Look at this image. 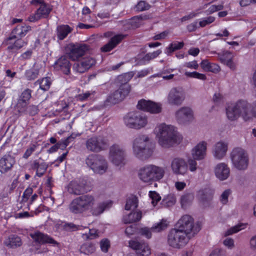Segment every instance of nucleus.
I'll list each match as a JSON object with an SVG mask.
<instances>
[{"label": "nucleus", "mask_w": 256, "mask_h": 256, "mask_svg": "<svg viewBox=\"0 0 256 256\" xmlns=\"http://www.w3.org/2000/svg\"><path fill=\"white\" fill-rule=\"evenodd\" d=\"M96 203L94 196L90 194H84L74 199L69 205V210L74 214H80L90 210L94 216H98L103 212L106 204H99L96 207L94 208Z\"/></svg>", "instance_id": "obj_1"}, {"label": "nucleus", "mask_w": 256, "mask_h": 256, "mask_svg": "<svg viewBox=\"0 0 256 256\" xmlns=\"http://www.w3.org/2000/svg\"><path fill=\"white\" fill-rule=\"evenodd\" d=\"M154 132L158 139V144L164 148L178 144L182 140V137L174 126L164 123L158 125L154 129Z\"/></svg>", "instance_id": "obj_2"}, {"label": "nucleus", "mask_w": 256, "mask_h": 256, "mask_svg": "<svg viewBox=\"0 0 256 256\" xmlns=\"http://www.w3.org/2000/svg\"><path fill=\"white\" fill-rule=\"evenodd\" d=\"M154 145L146 134H139L132 142L133 154L138 158L144 160L150 158L154 152Z\"/></svg>", "instance_id": "obj_3"}, {"label": "nucleus", "mask_w": 256, "mask_h": 256, "mask_svg": "<svg viewBox=\"0 0 256 256\" xmlns=\"http://www.w3.org/2000/svg\"><path fill=\"white\" fill-rule=\"evenodd\" d=\"M165 173L166 170L164 167L154 164H148L139 170L138 176L143 182L151 183L162 179Z\"/></svg>", "instance_id": "obj_4"}, {"label": "nucleus", "mask_w": 256, "mask_h": 256, "mask_svg": "<svg viewBox=\"0 0 256 256\" xmlns=\"http://www.w3.org/2000/svg\"><path fill=\"white\" fill-rule=\"evenodd\" d=\"M192 238L186 232L176 228L169 231L167 242L171 247L180 249L185 246Z\"/></svg>", "instance_id": "obj_5"}, {"label": "nucleus", "mask_w": 256, "mask_h": 256, "mask_svg": "<svg viewBox=\"0 0 256 256\" xmlns=\"http://www.w3.org/2000/svg\"><path fill=\"white\" fill-rule=\"evenodd\" d=\"M124 121L126 127L136 130L144 128L148 124L147 116L138 111L128 112L124 116Z\"/></svg>", "instance_id": "obj_6"}, {"label": "nucleus", "mask_w": 256, "mask_h": 256, "mask_svg": "<svg viewBox=\"0 0 256 256\" xmlns=\"http://www.w3.org/2000/svg\"><path fill=\"white\" fill-rule=\"evenodd\" d=\"M246 106V100H240L228 106L226 108L228 118L230 121H235L242 116L245 121H248Z\"/></svg>", "instance_id": "obj_7"}, {"label": "nucleus", "mask_w": 256, "mask_h": 256, "mask_svg": "<svg viewBox=\"0 0 256 256\" xmlns=\"http://www.w3.org/2000/svg\"><path fill=\"white\" fill-rule=\"evenodd\" d=\"M86 164L94 172L102 174L108 169V162L100 154H91L86 159Z\"/></svg>", "instance_id": "obj_8"}, {"label": "nucleus", "mask_w": 256, "mask_h": 256, "mask_svg": "<svg viewBox=\"0 0 256 256\" xmlns=\"http://www.w3.org/2000/svg\"><path fill=\"white\" fill-rule=\"evenodd\" d=\"M234 166L239 170H245L248 164V157L246 151L240 148H234L230 153Z\"/></svg>", "instance_id": "obj_9"}, {"label": "nucleus", "mask_w": 256, "mask_h": 256, "mask_svg": "<svg viewBox=\"0 0 256 256\" xmlns=\"http://www.w3.org/2000/svg\"><path fill=\"white\" fill-rule=\"evenodd\" d=\"M176 228L186 232L192 237L196 234L200 229V225L194 224V219L189 215H184L178 220Z\"/></svg>", "instance_id": "obj_10"}, {"label": "nucleus", "mask_w": 256, "mask_h": 256, "mask_svg": "<svg viewBox=\"0 0 256 256\" xmlns=\"http://www.w3.org/2000/svg\"><path fill=\"white\" fill-rule=\"evenodd\" d=\"M176 119L180 124H187L194 120L193 110L188 106H183L180 108L175 113Z\"/></svg>", "instance_id": "obj_11"}, {"label": "nucleus", "mask_w": 256, "mask_h": 256, "mask_svg": "<svg viewBox=\"0 0 256 256\" xmlns=\"http://www.w3.org/2000/svg\"><path fill=\"white\" fill-rule=\"evenodd\" d=\"M107 140L103 137L94 136L86 142V148L89 151L98 152L103 150L108 146Z\"/></svg>", "instance_id": "obj_12"}, {"label": "nucleus", "mask_w": 256, "mask_h": 256, "mask_svg": "<svg viewBox=\"0 0 256 256\" xmlns=\"http://www.w3.org/2000/svg\"><path fill=\"white\" fill-rule=\"evenodd\" d=\"M90 190L86 180L70 182L68 186V192L74 195H80Z\"/></svg>", "instance_id": "obj_13"}, {"label": "nucleus", "mask_w": 256, "mask_h": 256, "mask_svg": "<svg viewBox=\"0 0 256 256\" xmlns=\"http://www.w3.org/2000/svg\"><path fill=\"white\" fill-rule=\"evenodd\" d=\"M184 100V92L180 88H172L170 90L167 96L168 104L172 106H180Z\"/></svg>", "instance_id": "obj_14"}, {"label": "nucleus", "mask_w": 256, "mask_h": 256, "mask_svg": "<svg viewBox=\"0 0 256 256\" xmlns=\"http://www.w3.org/2000/svg\"><path fill=\"white\" fill-rule=\"evenodd\" d=\"M170 168L173 174L176 175L184 176L188 171L187 162L180 157H176L172 160Z\"/></svg>", "instance_id": "obj_15"}, {"label": "nucleus", "mask_w": 256, "mask_h": 256, "mask_svg": "<svg viewBox=\"0 0 256 256\" xmlns=\"http://www.w3.org/2000/svg\"><path fill=\"white\" fill-rule=\"evenodd\" d=\"M125 156V150L120 146L114 145L110 147V159L116 166H118L123 164Z\"/></svg>", "instance_id": "obj_16"}, {"label": "nucleus", "mask_w": 256, "mask_h": 256, "mask_svg": "<svg viewBox=\"0 0 256 256\" xmlns=\"http://www.w3.org/2000/svg\"><path fill=\"white\" fill-rule=\"evenodd\" d=\"M96 64V60L90 56L81 58L76 62L74 66V70L77 72L82 74L88 70Z\"/></svg>", "instance_id": "obj_17"}, {"label": "nucleus", "mask_w": 256, "mask_h": 256, "mask_svg": "<svg viewBox=\"0 0 256 256\" xmlns=\"http://www.w3.org/2000/svg\"><path fill=\"white\" fill-rule=\"evenodd\" d=\"M130 86H124V88H119L111 94L108 97L106 100L112 104H116L122 101L130 93Z\"/></svg>", "instance_id": "obj_18"}, {"label": "nucleus", "mask_w": 256, "mask_h": 256, "mask_svg": "<svg viewBox=\"0 0 256 256\" xmlns=\"http://www.w3.org/2000/svg\"><path fill=\"white\" fill-rule=\"evenodd\" d=\"M129 246L136 250L138 256H148L151 253L148 244L143 241L131 240L129 242Z\"/></svg>", "instance_id": "obj_19"}, {"label": "nucleus", "mask_w": 256, "mask_h": 256, "mask_svg": "<svg viewBox=\"0 0 256 256\" xmlns=\"http://www.w3.org/2000/svg\"><path fill=\"white\" fill-rule=\"evenodd\" d=\"M88 50V46L86 44L72 45L68 52L69 58L72 60H78L82 58Z\"/></svg>", "instance_id": "obj_20"}, {"label": "nucleus", "mask_w": 256, "mask_h": 256, "mask_svg": "<svg viewBox=\"0 0 256 256\" xmlns=\"http://www.w3.org/2000/svg\"><path fill=\"white\" fill-rule=\"evenodd\" d=\"M228 144L225 141L220 140L214 146L212 153L214 158L218 160L222 159L226 154Z\"/></svg>", "instance_id": "obj_21"}, {"label": "nucleus", "mask_w": 256, "mask_h": 256, "mask_svg": "<svg viewBox=\"0 0 256 256\" xmlns=\"http://www.w3.org/2000/svg\"><path fill=\"white\" fill-rule=\"evenodd\" d=\"M40 6L34 14L30 16L28 18L29 21L34 22L42 18H46L52 9L48 4L41 2H40Z\"/></svg>", "instance_id": "obj_22"}, {"label": "nucleus", "mask_w": 256, "mask_h": 256, "mask_svg": "<svg viewBox=\"0 0 256 256\" xmlns=\"http://www.w3.org/2000/svg\"><path fill=\"white\" fill-rule=\"evenodd\" d=\"M31 30L30 26L24 24L17 26L11 32L6 41L14 39H20L24 36L27 32Z\"/></svg>", "instance_id": "obj_23"}, {"label": "nucleus", "mask_w": 256, "mask_h": 256, "mask_svg": "<svg viewBox=\"0 0 256 256\" xmlns=\"http://www.w3.org/2000/svg\"><path fill=\"white\" fill-rule=\"evenodd\" d=\"M216 176L220 180H226L230 175V169L224 162L218 164L214 168Z\"/></svg>", "instance_id": "obj_24"}, {"label": "nucleus", "mask_w": 256, "mask_h": 256, "mask_svg": "<svg viewBox=\"0 0 256 256\" xmlns=\"http://www.w3.org/2000/svg\"><path fill=\"white\" fill-rule=\"evenodd\" d=\"M54 68L61 70L64 74L68 75L70 74L71 64L69 58L66 56H62L54 63Z\"/></svg>", "instance_id": "obj_25"}, {"label": "nucleus", "mask_w": 256, "mask_h": 256, "mask_svg": "<svg viewBox=\"0 0 256 256\" xmlns=\"http://www.w3.org/2000/svg\"><path fill=\"white\" fill-rule=\"evenodd\" d=\"M207 143L202 141L196 146L192 150V158L197 160H201L204 158L206 155Z\"/></svg>", "instance_id": "obj_26"}, {"label": "nucleus", "mask_w": 256, "mask_h": 256, "mask_svg": "<svg viewBox=\"0 0 256 256\" xmlns=\"http://www.w3.org/2000/svg\"><path fill=\"white\" fill-rule=\"evenodd\" d=\"M200 204L204 207L210 206L212 199L213 194L212 191L208 188L201 190L198 192L197 195Z\"/></svg>", "instance_id": "obj_27"}, {"label": "nucleus", "mask_w": 256, "mask_h": 256, "mask_svg": "<svg viewBox=\"0 0 256 256\" xmlns=\"http://www.w3.org/2000/svg\"><path fill=\"white\" fill-rule=\"evenodd\" d=\"M15 163L14 158L10 154H6L0 159V172L6 173L10 170Z\"/></svg>", "instance_id": "obj_28"}, {"label": "nucleus", "mask_w": 256, "mask_h": 256, "mask_svg": "<svg viewBox=\"0 0 256 256\" xmlns=\"http://www.w3.org/2000/svg\"><path fill=\"white\" fill-rule=\"evenodd\" d=\"M126 35L117 34L112 38L108 43L101 48L103 52H108L114 48L125 37Z\"/></svg>", "instance_id": "obj_29"}, {"label": "nucleus", "mask_w": 256, "mask_h": 256, "mask_svg": "<svg viewBox=\"0 0 256 256\" xmlns=\"http://www.w3.org/2000/svg\"><path fill=\"white\" fill-rule=\"evenodd\" d=\"M30 236L35 242L40 244L48 243L53 244H58V242L52 238L40 232H38L34 234H31Z\"/></svg>", "instance_id": "obj_30"}, {"label": "nucleus", "mask_w": 256, "mask_h": 256, "mask_svg": "<svg viewBox=\"0 0 256 256\" xmlns=\"http://www.w3.org/2000/svg\"><path fill=\"white\" fill-rule=\"evenodd\" d=\"M142 218V212L138 210L136 212H132L123 218V222L124 224H131L140 221Z\"/></svg>", "instance_id": "obj_31"}, {"label": "nucleus", "mask_w": 256, "mask_h": 256, "mask_svg": "<svg viewBox=\"0 0 256 256\" xmlns=\"http://www.w3.org/2000/svg\"><path fill=\"white\" fill-rule=\"evenodd\" d=\"M48 166L46 162L40 163L36 160H34L32 165V168L36 170V175L38 177H41L44 175L47 170Z\"/></svg>", "instance_id": "obj_32"}, {"label": "nucleus", "mask_w": 256, "mask_h": 256, "mask_svg": "<svg viewBox=\"0 0 256 256\" xmlns=\"http://www.w3.org/2000/svg\"><path fill=\"white\" fill-rule=\"evenodd\" d=\"M134 74L132 72L125 73L124 74L120 75L116 78V82L120 84V87L124 88V86H130L128 82L133 77Z\"/></svg>", "instance_id": "obj_33"}, {"label": "nucleus", "mask_w": 256, "mask_h": 256, "mask_svg": "<svg viewBox=\"0 0 256 256\" xmlns=\"http://www.w3.org/2000/svg\"><path fill=\"white\" fill-rule=\"evenodd\" d=\"M4 244L8 246L14 248L20 246L22 240L19 236L12 234L9 236L8 238L5 241Z\"/></svg>", "instance_id": "obj_34"}, {"label": "nucleus", "mask_w": 256, "mask_h": 256, "mask_svg": "<svg viewBox=\"0 0 256 256\" xmlns=\"http://www.w3.org/2000/svg\"><path fill=\"white\" fill-rule=\"evenodd\" d=\"M72 30L68 25L58 26L57 27L58 38L60 40H64L72 31Z\"/></svg>", "instance_id": "obj_35"}, {"label": "nucleus", "mask_w": 256, "mask_h": 256, "mask_svg": "<svg viewBox=\"0 0 256 256\" xmlns=\"http://www.w3.org/2000/svg\"><path fill=\"white\" fill-rule=\"evenodd\" d=\"M95 244L91 242H86L82 244L80 249L81 253L88 255L95 252Z\"/></svg>", "instance_id": "obj_36"}, {"label": "nucleus", "mask_w": 256, "mask_h": 256, "mask_svg": "<svg viewBox=\"0 0 256 256\" xmlns=\"http://www.w3.org/2000/svg\"><path fill=\"white\" fill-rule=\"evenodd\" d=\"M184 46V42H172L168 48L166 49V54L168 56H170L176 50H180Z\"/></svg>", "instance_id": "obj_37"}, {"label": "nucleus", "mask_w": 256, "mask_h": 256, "mask_svg": "<svg viewBox=\"0 0 256 256\" xmlns=\"http://www.w3.org/2000/svg\"><path fill=\"white\" fill-rule=\"evenodd\" d=\"M26 44V43L24 40L17 39L14 44L9 45L7 49L12 52H16Z\"/></svg>", "instance_id": "obj_38"}, {"label": "nucleus", "mask_w": 256, "mask_h": 256, "mask_svg": "<svg viewBox=\"0 0 256 256\" xmlns=\"http://www.w3.org/2000/svg\"><path fill=\"white\" fill-rule=\"evenodd\" d=\"M247 114L248 120H252L253 118H256V100L252 104L246 101Z\"/></svg>", "instance_id": "obj_39"}, {"label": "nucleus", "mask_w": 256, "mask_h": 256, "mask_svg": "<svg viewBox=\"0 0 256 256\" xmlns=\"http://www.w3.org/2000/svg\"><path fill=\"white\" fill-rule=\"evenodd\" d=\"M138 206V200L135 196H132L128 198L126 202L125 209L127 210H134Z\"/></svg>", "instance_id": "obj_40"}, {"label": "nucleus", "mask_w": 256, "mask_h": 256, "mask_svg": "<svg viewBox=\"0 0 256 256\" xmlns=\"http://www.w3.org/2000/svg\"><path fill=\"white\" fill-rule=\"evenodd\" d=\"M168 222L166 220L162 219L156 225L152 226L154 232H159L167 228Z\"/></svg>", "instance_id": "obj_41"}, {"label": "nucleus", "mask_w": 256, "mask_h": 256, "mask_svg": "<svg viewBox=\"0 0 256 256\" xmlns=\"http://www.w3.org/2000/svg\"><path fill=\"white\" fill-rule=\"evenodd\" d=\"M176 197L172 194H170L165 196L161 202L162 206L168 208L172 206L176 202Z\"/></svg>", "instance_id": "obj_42"}, {"label": "nucleus", "mask_w": 256, "mask_h": 256, "mask_svg": "<svg viewBox=\"0 0 256 256\" xmlns=\"http://www.w3.org/2000/svg\"><path fill=\"white\" fill-rule=\"evenodd\" d=\"M217 54L219 60L224 64L234 57V55L228 51H225L222 53H217Z\"/></svg>", "instance_id": "obj_43"}, {"label": "nucleus", "mask_w": 256, "mask_h": 256, "mask_svg": "<svg viewBox=\"0 0 256 256\" xmlns=\"http://www.w3.org/2000/svg\"><path fill=\"white\" fill-rule=\"evenodd\" d=\"M51 84L50 78L48 77L43 78L40 81L38 80L35 82V84H38L40 88L44 91L48 90Z\"/></svg>", "instance_id": "obj_44"}, {"label": "nucleus", "mask_w": 256, "mask_h": 256, "mask_svg": "<svg viewBox=\"0 0 256 256\" xmlns=\"http://www.w3.org/2000/svg\"><path fill=\"white\" fill-rule=\"evenodd\" d=\"M161 53L162 50H157L153 52L148 53L142 58V60L144 62H148L150 60L156 58Z\"/></svg>", "instance_id": "obj_45"}, {"label": "nucleus", "mask_w": 256, "mask_h": 256, "mask_svg": "<svg viewBox=\"0 0 256 256\" xmlns=\"http://www.w3.org/2000/svg\"><path fill=\"white\" fill-rule=\"evenodd\" d=\"M39 71L34 67L26 70V76L28 80H34L38 77Z\"/></svg>", "instance_id": "obj_46"}, {"label": "nucleus", "mask_w": 256, "mask_h": 256, "mask_svg": "<svg viewBox=\"0 0 256 256\" xmlns=\"http://www.w3.org/2000/svg\"><path fill=\"white\" fill-rule=\"evenodd\" d=\"M99 232L98 230L92 228L89 230L88 234H82V238L84 240L94 239L99 236Z\"/></svg>", "instance_id": "obj_47"}, {"label": "nucleus", "mask_w": 256, "mask_h": 256, "mask_svg": "<svg viewBox=\"0 0 256 256\" xmlns=\"http://www.w3.org/2000/svg\"><path fill=\"white\" fill-rule=\"evenodd\" d=\"M147 112L152 114H158L162 111V105L152 102Z\"/></svg>", "instance_id": "obj_48"}, {"label": "nucleus", "mask_w": 256, "mask_h": 256, "mask_svg": "<svg viewBox=\"0 0 256 256\" xmlns=\"http://www.w3.org/2000/svg\"><path fill=\"white\" fill-rule=\"evenodd\" d=\"M244 228V225L242 224H240L232 226L228 230L224 233L225 236L232 234H234L238 232L240 230Z\"/></svg>", "instance_id": "obj_49"}, {"label": "nucleus", "mask_w": 256, "mask_h": 256, "mask_svg": "<svg viewBox=\"0 0 256 256\" xmlns=\"http://www.w3.org/2000/svg\"><path fill=\"white\" fill-rule=\"evenodd\" d=\"M152 101L146 100H141L138 101L137 104V108L139 110H141L144 111H148L150 104Z\"/></svg>", "instance_id": "obj_50"}, {"label": "nucleus", "mask_w": 256, "mask_h": 256, "mask_svg": "<svg viewBox=\"0 0 256 256\" xmlns=\"http://www.w3.org/2000/svg\"><path fill=\"white\" fill-rule=\"evenodd\" d=\"M153 232L152 227L150 228L148 227H144L140 228L139 230V233L140 235L150 239L152 238V233Z\"/></svg>", "instance_id": "obj_51"}, {"label": "nucleus", "mask_w": 256, "mask_h": 256, "mask_svg": "<svg viewBox=\"0 0 256 256\" xmlns=\"http://www.w3.org/2000/svg\"><path fill=\"white\" fill-rule=\"evenodd\" d=\"M149 196L152 200V204L154 206L161 200L160 196L155 191H150L149 192Z\"/></svg>", "instance_id": "obj_52"}, {"label": "nucleus", "mask_w": 256, "mask_h": 256, "mask_svg": "<svg viewBox=\"0 0 256 256\" xmlns=\"http://www.w3.org/2000/svg\"><path fill=\"white\" fill-rule=\"evenodd\" d=\"M150 5L144 0L140 1L136 6L137 11L142 12L148 10L150 8Z\"/></svg>", "instance_id": "obj_53"}, {"label": "nucleus", "mask_w": 256, "mask_h": 256, "mask_svg": "<svg viewBox=\"0 0 256 256\" xmlns=\"http://www.w3.org/2000/svg\"><path fill=\"white\" fill-rule=\"evenodd\" d=\"M100 244L101 250L103 252H108L110 247V242L108 238L102 239L100 242Z\"/></svg>", "instance_id": "obj_54"}, {"label": "nucleus", "mask_w": 256, "mask_h": 256, "mask_svg": "<svg viewBox=\"0 0 256 256\" xmlns=\"http://www.w3.org/2000/svg\"><path fill=\"white\" fill-rule=\"evenodd\" d=\"M31 94L32 90L30 89L26 88L21 94L18 98L28 102L32 96Z\"/></svg>", "instance_id": "obj_55"}, {"label": "nucleus", "mask_w": 256, "mask_h": 256, "mask_svg": "<svg viewBox=\"0 0 256 256\" xmlns=\"http://www.w3.org/2000/svg\"><path fill=\"white\" fill-rule=\"evenodd\" d=\"M215 20V18L214 16H210L206 18H205L202 20H200L199 22L200 26V27H204L206 25L209 24L212 22H214Z\"/></svg>", "instance_id": "obj_56"}, {"label": "nucleus", "mask_w": 256, "mask_h": 256, "mask_svg": "<svg viewBox=\"0 0 256 256\" xmlns=\"http://www.w3.org/2000/svg\"><path fill=\"white\" fill-rule=\"evenodd\" d=\"M196 160L194 158H190L188 160V166L190 170L192 172H194L197 170V162Z\"/></svg>", "instance_id": "obj_57"}, {"label": "nucleus", "mask_w": 256, "mask_h": 256, "mask_svg": "<svg viewBox=\"0 0 256 256\" xmlns=\"http://www.w3.org/2000/svg\"><path fill=\"white\" fill-rule=\"evenodd\" d=\"M28 102L23 101L22 100L18 99L16 107L18 109L19 112H23L25 110V108Z\"/></svg>", "instance_id": "obj_58"}, {"label": "nucleus", "mask_w": 256, "mask_h": 256, "mask_svg": "<svg viewBox=\"0 0 256 256\" xmlns=\"http://www.w3.org/2000/svg\"><path fill=\"white\" fill-rule=\"evenodd\" d=\"M230 194V190H225L221 194L220 200L223 204H226L228 201V198Z\"/></svg>", "instance_id": "obj_59"}, {"label": "nucleus", "mask_w": 256, "mask_h": 256, "mask_svg": "<svg viewBox=\"0 0 256 256\" xmlns=\"http://www.w3.org/2000/svg\"><path fill=\"white\" fill-rule=\"evenodd\" d=\"M82 226H77L73 223H67L64 224V228L67 230L74 231L80 230Z\"/></svg>", "instance_id": "obj_60"}, {"label": "nucleus", "mask_w": 256, "mask_h": 256, "mask_svg": "<svg viewBox=\"0 0 256 256\" xmlns=\"http://www.w3.org/2000/svg\"><path fill=\"white\" fill-rule=\"evenodd\" d=\"M37 146L36 144H32L30 148H28L24 152L23 158H28L36 150Z\"/></svg>", "instance_id": "obj_61"}, {"label": "nucleus", "mask_w": 256, "mask_h": 256, "mask_svg": "<svg viewBox=\"0 0 256 256\" xmlns=\"http://www.w3.org/2000/svg\"><path fill=\"white\" fill-rule=\"evenodd\" d=\"M38 106L34 105H30L27 108L28 113L31 116H34L38 114Z\"/></svg>", "instance_id": "obj_62"}, {"label": "nucleus", "mask_w": 256, "mask_h": 256, "mask_svg": "<svg viewBox=\"0 0 256 256\" xmlns=\"http://www.w3.org/2000/svg\"><path fill=\"white\" fill-rule=\"evenodd\" d=\"M136 230V225H130L127 228H126L125 230L126 234L130 236L131 235L134 234Z\"/></svg>", "instance_id": "obj_63"}, {"label": "nucleus", "mask_w": 256, "mask_h": 256, "mask_svg": "<svg viewBox=\"0 0 256 256\" xmlns=\"http://www.w3.org/2000/svg\"><path fill=\"white\" fill-rule=\"evenodd\" d=\"M250 248L251 250L256 252V234L250 238Z\"/></svg>", "instance_id": "obj_64"}]
</instances>
